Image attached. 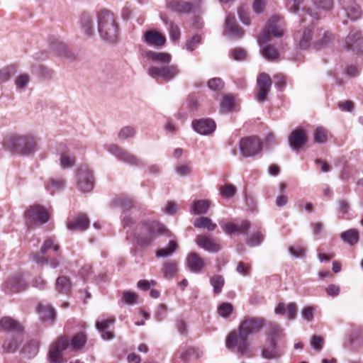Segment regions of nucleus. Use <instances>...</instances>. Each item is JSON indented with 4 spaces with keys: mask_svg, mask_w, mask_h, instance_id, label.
I'll return each mask as SVG.
<instances>
[{
    "mask_svg": "<svg viewBox=\"0 0 363 363\" xmlns=\"http://www.w3.org/2000/svg\"><path fill=\"white\" fill-rule=\"evenodd\" d=\"M287 317L289 320H294L297 315V306L295 303H289L286 306Z\"/></svg>",
    "mask_w": 363,
    "mask_h": 363,
    "instance_id": "338daca9",
    "label": "nucleus"
},
{
    "mask_svg": "<svg viewBox=\"0 0 363 363\" xmlns=\"http://www.w3.org/2000/svg\"><path fill=\"white\" fill-rule=\"evenodd\" d=\"M211 202L207 200H199L194 202L191 208V212L193 214H206L209 208Z\"/></svg>",
    "mask_w": 363,
    "mask_h": 363,
    "instance_id": "f704fd0d",
    "label": "nucleus"
},
{
    "mask_svg": "<svg viewBox=\"0 0 363 363\" xmlns=\"http://www.w3.org/2000/svg\"><path fill=\"white\" fill-rule=\"evenodd\" d=\"M239 149L243 157H254L262 151V143L256 136L246 137L240 140Z\"/></svg>",
    "mask_w": 363,
    "mask_h": 363,
    "instance_id": "1a4fd4ad",
    "label": "nucleus"
},
{
    "mask_svg": "<svg viewBox=\"0 0 363 363\" xmlns=\"http://www.w3.org/2000/svg\"><path fill=\"white\" fill-rule=\"evenodd\" d=\"M60 250V245L55 243L52 238H48L45 240L41 247L40 253H33L31 255L32 259L39 264H48V259L44 256L50 250L57 252Z\"/></svg>",
    "mask_w": 363,
    "mask_h": 363,
    "instance_id": "2eb2a0df",
    "label": "nucleus"
},
{
    "mask_svg": "<svg viewBox=\"0 0 363 363\" xmlns=\"http://www.w3.org/2000/svg\"><path fill=\"white\" fill-rule=\"evenodd\" d=\"M136 135V129L134 126L126 125L121 128L118 133V138L120 140H124L128 138H133Z\"/></svg>",
    "mask_w": 363,
    "mask_h": 363,
    "instance_id": "49530a36",
    "label": "nucleus"
},
{
    "mask_svg": "<svg viewBox=\"0 0 363 363\" xmlns=\"http://www.w3.org/2000/svg\"><path fill=\"white\" fill-rule=\"evenodd\" d=\"M94 16L88 12L82 13L79 23L83 33L89 38L94 36L95 33Z\"/></svg>",
    "mask_w": 363,
    "mask_h": 363,
    "instance_id": "6ab92c4d",
    "label": "nucleus"
},
{
    "mask_svg": "<svg viewBox=\"0 0 363 363\" xmlns=\"http://www.w3.org/2000/svg\"><path fill=\"white\" fill-rule=\"evenodd\" d=\"M194 225L196 228H206L208 231H213L217 228V225L213 223L211 219L208 217L197 218L194 221Z\"/></svg>",
    "mask_w": 363,
    "mask_h": 363,
    "instance_id": "58836bf2",
    "label": "nucleus"
},
{
    "mask_svg": "<svg viewBox=\"0 0 363 363\" xmlns=\"http://www.w3.org/2000/svg\"><path fill=\"white\" fill-rule=\"evenodd\" d=\"M264 235L261 233H256L252 235L246 241L250 246L259 245L263 240Z\"/></svg>",
    "mask_w": 363,
    "mask_h": 363,
    "instance_id": "052dcab7",
    "label": "nucleus"
},
{
    "mask_svg": "<svg viewBox=\"0 0 363 363\" xmlns=\"http://www.w3.org/2000/svg\"><path fill=\"white\" fill-rule=\"evenodd\" d=\"M333 7V0H312V5L306 11L312 18L318 20Z\"/></svg>",
    "mask_w": 363,
    "mask_h": 363,
    "instance_id": "9b49d317",
    "label": "nucleus"
},
{
    "mask_svg": "<svg viewBox=\"0 0 363 363\" xmlns=\"http://www.w3.org/2000/svg\"><path fill=\"white\" fill-rule=\"evenodd\" d=\"M306 141L307 136L303 129L295 130L289 135V145L294 150L301 149Z\"/></svg>",
    "mask_w": 363,
    "mask_h": 363,
    "instance_id": "393cba45",
    "label": "nucleus"
},
{
    "mask_svg": "<svg viewBox=\"0 0 363 363\" xmlns=\"http://www.w3.org/2000/svg\"><path fill=\"white\" fill-rule=\"evenodd\" d=\"M192 127L196 132L201 135H208L214 131L216 123L209 118L194 120L192 122Z\"/></svg>",
    "mask_w": 363,
    "mask_h": 363,
    "instance_id": "412c9836",
    "label": "nucleus"
},
{
    "mask_svg": "<svg viewBox=\"0 0 363 363\" xmlns=\"http://www.w3.org/2000/svg\"><path fill=\"white\" fill-rule=\"evenodd\" d=\"M89 219L86 214H79L67 222V227L72 231H84L89 226Z\"/></svg>",
    "mask_w": 363,
    "mask_h": 363,
    "instance_id": "b1692460",
    "label": "nucleus"
},
{
    "mask_svg": "<svg viewBox=\"0 0 363 363\" xmlns=\"http://www.w3.org/2000/svg\"><path fill=\"white\" fill-rule=\"evenodd\" d=\"M270 346H278V341L285 337L283 329L276 323H272L267 332Z\"/></svg>",
    "mask_w": 363,
    "mask_h": 363,
    "instance_id": "c756f323",
    "label": "nucleus"
},
{
    "mask_svg": "<svg viewBox=\"0 0 363 363\" xmlns=\"http://www.w3.org/2000/svg\"><path fill=\"white\" fill-rule=\"evenodd\" d=\"M22 333H17L16 337L6 341L3 345V348L6 352H14L23 342Z\"/></svg>",
    "mask_w": 363,
    "mask_h": 363,
    "instance_id": "72a5a7b5",
    "label": "nucleus"
},
{
    "mask_svg": "<svg viewBox=\"0 0 363 363\" xmlns=\"http://www.w3.org/2000/svg\"><path fill=\"white\" fill-rule=\"evenodd\" d=\"M340 238L344 242L353 245L359 240V232L355 229H350L342 233Z\"/></svg>",
    "mask_w": 363,
    "mask_h": 363,
    "instance_id": "ea45409f",
    "label": "nucleus"
},
{
    "mask_svg": "<svg viewBox=\"0 0 363 363\" xmlns=\"http://www.w3.org/2000/svg\"><path fill=\"white\" fill-rule=\"evenodd\" d=\"M201 37L199 35H194L190 40L186 43V48L190 52L195 50L197 45L201 43Z\"/></svg>",
    "mask_w": 363,
    "mask_h": 363,
    "instance_id": "bf43d9fd",
    "label": "nucleus"
},
{
    "mask_svg": "<svg viewBox=\"0 0 363 363\" xmlns=\"http://www.w3.org/2000/svg\"><path fill=\"white\" fill-rule=\"evenodd\" d=\"M66 181L62 178L50 179L47 184V189L53 194L55 191L62 189L65 186Z\"/></svg>",
    "mask_w": 363,
    "mask_h": 363,
    "instance_id": "c03bdc74",
    "label": "nucleus"
},
{
    "mask_svg": "<svg viewBox=\"0 0 363 363\" xmlns=\"http://www.w3.org/2000/svg\"><path fill=\"white\" fill-rule=\"evenodd\" d=\"M114 318H108L102 321H96V328L99 331L106 330L110 325L113 324Z\"/></svg>",
    "mask_w": 363,
    "mask_h": 363,
    "instance_id": "69168bd1",
    "label": "nucleus"
},
{
    "mask_svg": "<svg viewBox=\"0 0 363 363\" xmlns=\"http://www.w3.org/2000/svg\"><path fill=\"white\" fill-rule=\"evenodd\" d=\"M86 342V335L84 333H77L71 340V342L65 335L57 337L56 341L51 345L49 352V359L51 363H62L63 360L62 352L65 350L69 345H71L74 351L81 350Z\"/></svg>",
    "mask_w": 363,
    "mask_h": 363,
    "instance_id": "7ed1b4c3",
    "label": "nucleus"
},
{
    "mask_svg": "<svg viewBox=\"0 0 363 363\" xmlns=\"http://www.w3.org/2000/svg\"><path fill=\"white\" fill-rule=\"evenodd\" d=\"M333 38V35L328 32H324L322 34L320 33V30L318 29V36H316L315 40H314V47L316 49H320L325 45H327Z\"/></svg>",
    "mask_w": 363,
    "mask_h": 363,
    "instance_id": "e433bc0d",
    "label": "nucleus"
},
{
    "mask_svg": "<svg viewBox=\"0 0 363 363\" xmlns=\"http://www.w3.org/2000/svg\"><path fill=\"white\" fill-rule=\"evenodd\" d=\"M231 57L235 60H243L245 59L246 52L245 51L240 48H235L230 52Z\"/></svg>",
    "mask_w": 363,
    "mask_h": 363,
    "instance_id": "0e129e2a",
    "label": "nucleus"
},
{
    "mask_svg": "<svg viewBox=\"0 0 363 363\" xmlns=\"http://www.w3.org/2000/svg\"><path fill=\"white\" fill-rule=\"evenodd\" d=\"M233 311V304L227 302L220 303L217 308L218 314L224 318H228V317H230Z\"/></svg>",
    "mask_w": 363,
    "mask_h": 363,
    "instance_id": "8fccbe9b",
    "label": "nucleus"
},
{
    "mask_svg": "<svg viewBox=\"0 0 363 363\" xmlns=\"http://www.w3.org/2000/svg\"><path fill=\"white\" fill-rule=\"evenodd\" d=\"M106 149L118 160L126 163L136 166L140 165L141 163L140 160L136 156L127 152L125 150L117 145L111 144L106 145Z\"/></svg>",
    "mask_w": 363,
    "mask_h": 363,
    "instance_id": "ddd939ff",
    "label": "nucleus"
},
{
    "mask_svg": "<svg viewBox=\"0 0 363 363\" xmlns=\"http://www.w3.org/2000/svg\"><path fill=\"white\" fill-rule=\"evenodd\" d=\"M30 81V76L28 74H22L19 75L15 80L17 89H25Z\"/></svg>",
    "mask_w": 363,
    "mask_h": 363,
    "instance_id": "4d7b16f0",
    "label": "nucleus"
},
{
    "mask_svg": "<svg viewBox=\"0 0 363 363\" xmlns=\"http://www.w3.org/2000/svg\"><path fill=\"white\" fill-rule=\"evenodd\" d=\"M164 277L172 279L177 274V264L174 261H167L164 264L162 269Z\"/></svg>",
    "mask_w": 363,
    "mask_h": 363,
    "instance_id": "4c0bfd02",
    "label": "nucleus"
},
{
    "mask_svg": "<svg viewBox=\"0 0 363 363\" xmlns=\"http://www.w3.org/2000/svg\"><path fill=\"white\" fill-rule=\"evenodd\" d=\"M265 323L266 320L262 317L247 315L240 321L238 328L249 337L259 333Z\"/></svg>",
    "mask_w": 363,
    "mask_h": 363,
    "instance_id": "6e6552de",
    "label": "nucleus"
},
{
    "mask_svg": "<svg viewBox=\"0 0 363 363\" xmlns=\"http://www.w3.org/2000/svg\"><path fill=\"white\" fill-rule=\"evenodd\" d=\"M200 6L199 1H195L194 2L173 1L170 4V7L172 10L183 13H189L198 11L200 9Z\"/></svg>",
    "mask_w": 363,
    "mask_h": 363,
    "instance_id": "aec40b11",
    "label": "nucleus"
},
{
    "mask_svg": "<svg viewBox=\"0 0 363 363\" xmlns=\"http://www.w3.org/2000/svg\"><path fill=\"white\" fill-rule=\"evenodd\" d=\"M223 231L228 235L237 234H246L250 227V223L247 220H242L240 224L233 222L220 223Z\"/></svg>",
    "mask_w": 363,
    "mask_h": 363,
    "instance_id": "f3484780",
    "label": "nucleus"
},
{
    "mask_svg": "<svg viewBox=\"0 0 363 363\" xmlns=\"http://www.w3.org/2000/svg\"><path fill=\"white\" fill-rule=\"evenodd\" d=\"M224 83L220 78L215 77L208 82V86L213 91H218L223 89Z\"/></svg>",
    "mask_w": 363,
    "mask_h": 363,
    "instance_id": "13d9d810",
    "label": "nucleus"
},
{
    "mask_svg": "<svg viewBox=\"0 0 363 363\" xmlns=\"http://www.w3.org/2000/svg\"><path fill=\"white\" fill-rule=\"evenodd\" d=\"M210 283L213 288V293L219 294L225 284V279L221 275H213L210 278Z\"/></svg>",
    "mask_w": 363,
    "mask_h": 363,
    "instance_id": "79ce46f5",
    "label": "nucleus"
},
{
    "mask_svg": "<svg viewBox=\"0 0 363 363\" xmlns=\"http://www.w3.org/2000/svg\"><path fill=\"white\" fill-rule=\"evenodd\" d=\"M160 235H165L169 238L173 236L172 232L162 223L155 220H143L137 225L134 238L139 246L146 247Z\"/></svg>",
    "mask_w": 363,
    "mask_h": 363,
    "instance_id": "f03ea898",
    "label": "nucleus"
},
{
    "mask_svg": "<svg viewBox=\"0 0 363 363\" xmlns=\"http://www.w3.org/2000/svg\"><path fill=\"white\" fill-rule=\"evenodd\" d=\"M27 288L28 284L20 274L11 277L5 284V290L10 292H20Z\"/></svg>",
    "mask_w": 363,
    "mask_h": 363,
    "instance_id": "bb28decb",
    "label": "nucleus"
},
{
    "mask_svg": "<svg viewBox=\"0 0 363 363\" xmlns=\"http://www.w3.org/2000/svg\"><path fill=\"white\" fill-rule=\"evenodd\" d=\"M38 313L40 318L43 322H50L52 323L56 318V312L55 308L49 305L44 306L40 304L38 306Z\"/></svg>",
    "mask_w": 363,
    "mask_h": 363,
    "instance_id": "2f4dec72",
    "label": "nucleus"
},
{
    "mask_svg": "<svg viewBox=\"0 0 363 363\" xmlns=\"http://www.w3.org/2000/svg\"><path fill=\"white\" fill-rule=\"evenodd\" d=\"M318 28L314 26L306 28L301 31H298L295 34V40L298 48L306 50L312 44L314 45V40L318 36Z\"/></svg>",
    "mask_w": 363,
    "mask_h": 363,
    "instance_id": "9d476101",
    "label": "nucleus"
},
{
    "mask_svg": "<svg viewBox=\"0 0 363 363\" xmlns=\"http://www.w3.org/2000/svg\"><path fill=\"white\" fill-rule=\"evenodd\" d=\"M345 45L347 50L362 52L363 38L362 37L360 32L357 30L352 29L345 38Z\"/></svg>",
    "mask_w": 363,
    "mask_h": 363,
    "instance_id": "dca6fc26",
    "label": "nucleus"
},
{
    "mask_svg": "<svg viewBox=\"0 0 363 363\" xmlns=\"http://www.w3.org/2000/svg\"><path fill=\"white\" fill-rule=\"evenodd\" d=\"M314 141L317 143H325L328 140V130L323 127H318L313 134Z\"/></svg>",
    "mask_w": 363,
    "mask_h": 363,
    "instance_id": "3c124183",
    "label": "nucleus"
},
{
    "mask_svg": "<svg viewBox=\"0 0 363 363\" xmlns=\"http://www.w3.org/2000/svg\"><path fill=\"white\" fill-rule=\"evenodd\" d=\"M60 164L62 169L70 168L75 164V157L70 156L67 152L61 153Z\"/></svg>",
    "mask_w": 363,
    "mask_h": 363,
    "instance_id": "de8ad7c7",
    "label": "nucleus"
},
{
    "mask_svg": "<svg viewBox=\"0 0 363 363\" xmlns=\"http://www.w3.org/2000/svg\"><path fill=\"white\" fill-rule=\"evenodd\" d=\"M226 347L233 350L240 354L248 352L250 343L248 336L238 328V330L231 331L226 337Z\"/></svg>",
    "mask_w": 363,
    "mask_h": 363,
    "instance_id": "0eeeda50",
    "label": "nucleus"
},
{
    "mask_svg": "<svg viewBox=\"0 0 363 363\" xmlns=\"http://www.w3.org/2000/svg\"><path fill=\"white\" fill-rule=\"evenodd\" d=\"M6 147L20 155H29L37 150V141L30 134L13 135L6 141Z\"/></svg>",
    "mask_w": 363,
    "mask_h": 363,
    "instance_id": "423d86ee",
    "label": "nucleus"
},
{
    "mask_svg": "<svg viewBox=\"0 0 363 363\" xmlns=\"http://www.w3.org/2000/svg\"><path fill=\"white\" fill-rule=\"evenodd\" d=\"M186 264L193 273H199L205 267L203 259L195 252H191L186 257Z\"/></svg>",
    "mask_w": 363,
    "mask_h": 363,
    "instance_id": "5701e85b",
    "label": "nucleus"
},
{
    "mask_svg": "<svg viewBox=\"0 0 363 363\" xmlns=\"http://www.w3.org/2000/svg\"><path fill=\"white\" fill-rule=\"evenodd\" d=\"M0 327L4 330H9L17 333H22L23 326L17 320L11 317H4L0 320Z\"/></svg>",
    "mask_w": 363,
    "mask_h": 363,
    "instance_id": "7c9ffc66",
    "label": "nucleus"
},
{
    "mask_svg": "<svg viewBox=\"0 0 363 363\" xmlns=\"http://www.w3.org/2000/svg\"><path fill=\"white\" fill-rule=\"evenodd\" d=\"M281 355L278 346H270V348H263L262 350V357L267 359H272L279 357Z\"/></svg>",
    "mask_w": 363,
    "mask_h": 363,
    "instance_id": "09e8293b",
    "label": "nucleus"
},
{
    "mask_svg": "<svg viewBox=\"0 0 363 363\" xmlns=\"http://www.w3.org/2000/svg\"><path fill=\"white\" fill-rule=\"evenodd\" d=\"M272 86V79L266 73H261L257 77V90L256 93V99L259 103H263L267 100V96L270 91Z\"/></svg>",
    "mask_w": 363,
    "mask_h": 363,
    "instance_id": "4468645a",
    "label": "nucleus"
},
{
    "mask_svg": "<svg viewBox=\"0 0 363 363\" xmlns=\"http://www.w3.org/2000/svg\"><path fill=\"white\" fill-rule=\"evenodd\" d=\"M111 206L113 207H121L124 210H128L134 206V201L127 196H121L112 200Z\"/></svg>",
    "mask_w": 363,
    "mask_h": 363,
    "instance_id": "c9c22d12",
    "label": "nucleus"
},
{
    "mask_svg": "<svg viewBox=\"0 0 363 363\" xmlns=\"http://www.w3.org/2000/svg\"><path fill=\"white\" fill-rule=\"evenodd\" d=\"M70 279L65 276H60L56 280L55 289L60 294H68L71 291Z\"/></svg>",
    "mask_w": 363,
    "mask_h": 363,
    "instance_id": "473e14b6",
    "label": "nucleus"
},
{
    "mask_svg": "<svg viewBox=\"0 0 363 363\" xmlns=\"http://www.w3.org/2000/svg\"><path fill=\"white\" fill-rule=\"evenodd\" d=\"M143 40L148 45L162 47L166 43V38L156 30H149L144 33Z\"/></svg>",
    "mask_w": 363,
    "mask_h": 363,
    "instance_id": "c85d7f7f",
    "label": "nucleus"
},
{
    "mask_svg": "<svg viewBox=\"0 0 363 363\" xmlns=\"http://www.w3.org/2000/svg\"><path fill=\"white\" fill-rule=\"evenodd\" d=\"M225 27L228 35L233 38H240L244 35V30L237 24L235 17L229 13L225 18Z\"/></svg>",
    "mask_w": 363,
    "mask_h": 363,
    "instance_id": "a878e982",
    "label": "nucleus"
},
{
    "mask_svg": "<svg viewBox=\"0 0 363 363\" xmlns=\"http://www.w3.org/2000/svg\"><path fill=\"white\" fill-rule=\"evenodd\" d=\"M97 30L101 38L113 43L118 36V24L113 12L107 9L99 11L96 16Z\"/></svg>",
    "mask_w": 363,
    "mask_h": 363,
    "instance_id": "20e7f679",
    "label": "nucleus"
},
{
    "mask_svg": "<svg viewBox=\"0 0 363 363\" xmlns=\"http://www.w3.org/2000/svg\"><path fill=\"white\" fill-rule=\"evenodd\" d=\"M279 21L278 16H273L266 25L262 35L258 38V43L262 47V55L268 60H276L279 56L277 49L269 44L271 35L281 37L283 35L282 30L277 26Z\"/></svg>",
    "mask_w": 363,
    "mask_h": 363,
    "instance_id": "39448f33",
    "label": "nucleus"
},
{
    "mask_svg": "<svg viewBox=\"0 0 363 363\" xmlns=\"http://www.w3.org/2000/svg\"><path fill=\"white\" fill-rule=\"evenodd\" d=\"M78 187L84 193L90 192L94 187L92 174L89 170H83L80 167L78 170Z\"/></svg>",
    "mask_w": 363,
    "mask_h": 363,
    "instance_id": "a211bd4d",
    "label": "nucleus"
},
{
    "mask_svg": "<svg viewBox=\"0 0 363 363\" xmlns=\"http://www.w3.org/2000/svg\"><path fill=\"white\" fill-rule=\"evenodd\" d=\"M38 342L37 341L32 340L23 346L22 352L28 358H31L36 355L38 352Z\"/></svg>",
    "mask_w": 363,
    "mask_h": 363,
    "instance_id": "37998d69",
    "label": "nucleus"
},
{
    "mask_svg": "<svg viewBox=\"0 0 363 363\" xmlns=\"http://www.w3.org/2000/svg\"><path fill=\"white\" fill-rule=\"evenodd\" d=\"M169 32L172 40H177L179 38L180 30L179 27L172 22L169 23Z\"/></svg>",
    "mask_w": 363,
    "mask_h": 363,
    "instance_id": "680f3d73",
    "label": "nucleus"
},
{
    "mask_svg": "<svg viewBox=\"0 0 363 363\" xmlns=\"http://www.w3.org/2000/svg\"><path fill=\"white\" fill-rule=\"evenodd\" d=\"M138 300V296L136 293L130 291H125L123 292L121 301L123 303L133 305L137 303Z\"/></svg>",
    "mask_w": 363,
    "mask_h": 363,
    "instance_id": "603ef678",
    "label": "nucleus"
},
{
    "mask_svg": "<svg viewBox=\"0 0 363 363\" xmlns=\"http://www.w3.org/2000/svg\"><path fill=\"white\" fill-rule=\"evenodd\" d=\"M27 223L33 224L39 223H45L49 220L48 212L43 206L35 205L30 206L25 213Z\"/></svg>",
    "mask_w": 363,
    "mask_h": 363,
    "instance_id": "f8f14e48",
    "label": "nucleus"
},
{
    "mask_svg": "<svg viewBox=\"0 0 363 363\" xmlns=\"http://www.w3.org/2000/svg\"><path fill=\"white\" fill-rule=\"evenodd\" d=\"M16 72V67L13 65L0 69V84L9 81Z\"/></svg>",
    "mask_w": 363,
    "mask_h": 363,
    "instance_id": "a18cd8bd",
    "label": "nucleus"
},
{
    "mask_svg": "<svg viewBox=\"0 0 363 363\" xmlns=\"http://www.w3.org/2000/svg\"><path fill=\"white\" fill-rule=\"evenodd\" d=\"M219 190L222 196L227 199L233 197L236 193V188L233 184L222 186Z\"/></svg>",
    "mask_w": 363,
    "mask_h": 363,
    "instance_id": "5fc2aeb1",
    "label": "nucleus"
},
{
    "mask_svg": "<svg viewBox=\"0 0 363 363\" xmlns=\"http://www.w3.org/2000/svg\"><path fill=\"white\" fill-rule=\"evenodd\" d=\"M235 104V99L231 95H226L223 97L221 102V109L225 112H229L232 110Z\"/></svg>",
    "mask_w": 363,
    "mask_h": 363,
    "instance_id": "864d4df0",
    "label": "nucleus"
},
{
    "mask_svg": "<svg viewBox=\"0 0 363 363\" xmlns=\"http://www.w3.org/2000/svg\"><path fill=\"white\" fill-rule=\"evenodd\" d=\"M311 347L316 351L320 352L324 345V339L318 335H313L310 341Z\"/></svg>",
    "mask_w": 363,
    "mask_h": 363,
    "instance_id": "6e6d98bb",
    "label": "nucleus"
},
{
    "mask_svg": "<svg viewBox=\"0 0 363 363\" xmlns=\"http://www.w3.org/2000/svg\"><path fill=\"white\" fill-rule=\"evenodd\" d=\"M178 248V245L174 240H170L168 247L162 248L156 251L155 255L157 257H167L171 256Z\"/></svg>",
    "mask_w": 363,
    "mask_h": 363,
    "instance_id": "a19ab883",
    "label": "nucleus"
},
{
    "mask_svg": "<svg viewBox=\"0 0 363 363\" xmlns=\"http://www.w3.org/2000/svg\"><path fill=\"white\" fill-rule=\"evenodd\" d=\"M196 245L209 252H218L221 250L220 245L214 240L205 235H199L196 238Z\"/></svg>",
    "mask_w": 363,
    "mask_h": 363,
    "instance_id": "4be33fe9",
    "label": "nucleus"
},
{
    "mask_svg": "<svg viewBox=\"0 0 363 363\" xmlns=\"http://www.w3.org/2000/svg\"><path fill=\"white\" fill-rule=\"evenodd\" d=\"M345 15L350 19L355 21L360 17L361 11L353 0H340Z\"/></svg>",
    "mask_w": 363,
    "mask_h": 363,
    "instance_id": "cd10ccee",
    "label": "nucleus"
},
{
    "mask_svg": "<svg viewBox=\"0 0 363 363\" xmlns=\"http://www.w3.org/2000/svg\"><path fill=\"white\" fill-rule=\"evenodd\" d=\"M144 57L149 61L160 64V66H150L147 69L148 74L156 80L160 79L169 82L172 80L179 73L177 65H169L172 56L167 52L147 50L144 52Z\"/></svg>",
    "mask_w": 363,
    "mask_h": 363,
    "instance_id": "f257e3e1",
    "label": "nucleus"
},
{
    "mask_svg": "<svg viewBox=\"0 0 363 363\" xmlns=\"http://www.w3.org/2000/svg\"><path fill=\"white\" fill-rule=\"evenodd\" d=\"M303 2V0H288L287 1V9L289 11L292 13H297L300 5Z\"/></svg>",
    "mask_w": 363,
    "mask_h": 363,
    "instance_id": "e2e57ef3",
    "label": "nucleus"
},
{
    "mask_svg": "<svg viewBox=\"0 0 363 363\" xmlns=\"http://www.w3.org/2000/svg\"><path fill=\"white\" fill-rule=\"evenodd\" d=\"M176 172L179 176L184 177L191 173V167L187 164H179L176 167Z\"/></svg>",
    "mask_w": 363,
    "mask_h": 363,
    "instance_id": "774afa93",
    "label": "nucleus"
}]
</instances>
